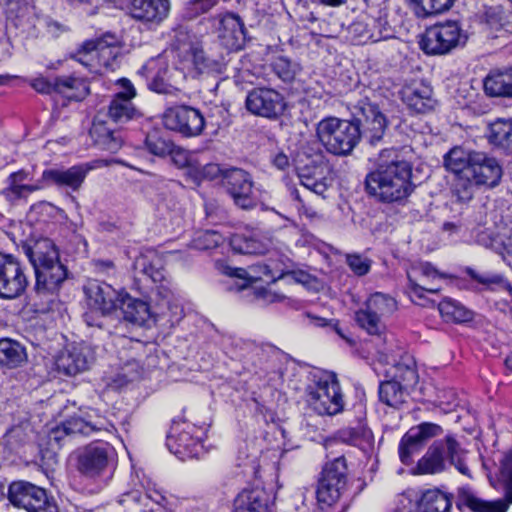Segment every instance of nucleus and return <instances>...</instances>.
Listing matches in <instances>:
<instances>
[{
  "mask_svg": "<svg viewBox=\"0 0 512 512\" xmlns=\"http://www.w3.org/2000/svg\"><path fill=\"white\" fill-rule=\"evenodd\" d=\"M213 21L218 41L222 47L229 52H238L245 47L247 30L239 15L226 12L215 16Z\"/></svg>",
  "mask_w": 512,
  "mask_h": 512,
  "instance_id": "14",
  "label": "nucleus"
},
{
  "mask_svg": "<svg viewBox=\"0 0 512 512\" xmlns=\"http://www.w3.org/2000/svg\"><path fill=\"white\" fill-rule=\"evenodd\" d=\"M394 160H403L395 148H385L379 152L378 165L394 163Z\"/></svg>",
  "mask_w": 512,
  "mask_h": 512,
  "instance_id": "62",
  "label": "nucleus"
},
{
  "mask_svg": "<svg viewBox=\"0 0 512 512\" xmlns=\"http://www.w3.org/2000/svg\"><path fill=\"white\" fill-rule=\"evenodd\" d=\"M192 67L198 75H219L226 69L223 56H213L199 44L191 45L187 50Z\"/></svg>",
  "mask_w": 512,
  "mask_h": 512,
  "instance_id": "27",
  "label": "nucleus"
},
{
  "mask_svg": "<svg viewBox=\"0 0 512 512\" xmlns=\"http://www.w3.org/2000/svg\"><path fill=\"white\" fill-rule=\"evenodd\" d=\"M119 308L123 315V320L136 326H143L151 318L149 304L141 299H137L124 291L120 298Z\"/></svg>",
  "mask_w": 512,
  "mask_h": 512,
  "instance_id": "31",
  "label": "nucleus"
},
{
  "mask_svg": "<svg viewBox=\"0 0 512 512\" xmlns=\"http://www.w3.org/2000/svg\"><path fill=\"white\" fill-rule=\"evenodd\" d=\"M215 267L221 274L241 280L242 283L238 286V290L245 289L252 282V279L247 276V271L243 268L231 267L224 261H216Z\"/></svg>",
  "mask_w": 512,
  "mask_h": 512,
  "instance_id": "50",
  "label": "nucleus"
},
{
  "mask_svg": "<svg viewBox=\"0 0 512 512\" xmlns=\"http://www.w3.org/2000/svg\"><path fill=\"white\" fill-rule=\"evenodd\" d=\"M119 84L123 91L114 94L106 107L105 116L113 123L122 126L130 121L140 119L143 114L133 104L132 99L136 96V90L131 81L122 78Z\"/></svg>",
  "mask_w": 512,
  "mask_h": 512,
  "instance_id": "16",
  "label": "nucleus"
},
{
  "mask_svg": "<svg viewBox=\"0 0 512 512\" xmlns=\"http://www.w3.org/2000/svg\"><path fill=\"white\" fill-rule=\"evenodd\" d=\"M167 447L178 458H199L203 454V445L198 438H194L189 431L183 430L178 434L167 437Z\"/></svg>",
  "mask_w": 512,
  "mask_h": 512,
  "instance_id": "30",
  "label": "nucleus"
},
{
  "mask_svg": "<svg viewBox=\"0 0 512 512\" xmlns=\"http://www.w3.org/2000/svg\"><path fill=\"white\" fill-rule=\"evenodd\" d=\"M410 273L412 276L415 273H420L424 278L432 280L442 276L430 263L421 264L419 268H414Z\"/></svg>",
  "mask_w": 512,
  "mask_h": 512,
  "instance_id": "63",
  "label": "nucleus"
},
{
  "mask_svg": "<svg viewBox=\"0 0 512 512\" xmlns=\"http://www.w3.org/2000/svg\"><path fill=\"white\" fill-rule=\"evenodd\" d=\"M489 141L508 153H512V123L505 120H497L492 123Z\"/></svg>",
  "mask_w": 512,
  "mask_h": 512,
  "instance_id": "39",
  "label": "nucleus"
},
{
  "mask_svg": "<svg viewBox=\"0 0 512 512\" xmlns=\"http://www.w3.org/2000/svg\"><path fill=\"white\" fill-rule=\"evenodd\" d=\"M442 433L443 429L440 425L431 422H423L408 430V439H417L424 445L429 439L437 437Z\"/></svg>",
  "mask_w": 512,
  "mask_h": 512,
  "instance_id": "43",
  "label": "nucleus"
},
{
  "mask_svg": "<svg viewBox=\"0 0 512 512\" xmlns=\"http://www.w3.org/2000/svg\"><path fill=\"white\" fill-rule=\"evenodd\" d=\"M123 293V290L118 291L112 285L97 280L89 281L84 286L87 305L102 315H109L119 307Z\"/></svg>",
  "mask_w": 512,
  "mask_h": 512,
  "instance_id": "20",
  "label": "nucleus"
},
{
  "mask_svg": "<svg viewBox=\"0 0 512 512\" xmlns=\"http://www.w3.org/2000/svg\"><path fill=\"white\" fill-rule=\"evenodd\" d=\"M172 150L173 151H171L169 155L171 156L172 162L178 168H185L190 166V153L187 150L178 147L175 144L173 145Z\"/></svg>",
  "mask_w": 512,
  "mask_h": 512,
  "instance_id": "54",
  "label": "nucleus"
},
{
  "mask_svg": "<svg viewBox=\"0 0 512 512\" xmlns=\"http://www.w3.org/2000/svg\"><path fill=\"white\" fill-rule=\"evenodd\" d=\"M407 277L409 289L418 298H424V292L438 293L441 289L440 287H435V285H432L431 287H426L418 284L416 280L412 277L411 273H408Z\"/></svg>",
  "mask_w": 512,
  "mask_h": 512,
  "instance_id": "56",
  "label": "nucleus"
},
{
  "mask_svg": "<svg viewBox=\"0 0 512 512\" xmlns=\"http://www.w3.org/2000/svg\"><path fill=\"white\" fill-rule=\"evenodd\" d=\"M28 360L26 348L11 338L0 339V369H16Z\"/></svg>",
  "mask_w": 512,
  "mask_h": 512,
  "instance_id": "33",
  "label": "nucleus"
},
{
  "mask_svg": "<svg viewBox=\"0 0 512 512\" xmlns=\"http://www.w3.org/2000/svg\"><path fill=\"white\" fill-rule=\"evenodd\" d=\"M307 401L320 415L340 413L343 410L344 401L335 375H325L314 386H309Z\"/></svg>",
  "mask_w": 512,
  "mask_h": 512,
  "instance_id": "10",
  "label": "nucleus"
},
{
  "mask_svg": "<svg viewBox=\"0 0 512 512\" xmlns=\"http://www.w3.org/2000/svg\"><path fill=\"white\" fill-rule=\"evenodd\" d=\"M408 395L409 392L393 379L382 382L379 386L380 401L393 408H399L405 403Z\"/></svg>",
  "mask_w": 512,
  "mask_h": 512,
  "instance_id": "38",
  "label": "nucleus"
},
{
  "mask_svg": "<svg viewBox=\"0 0 512 512\" xmlns=\"http://www.w3.org/2000/svg\"><path fill=\"white\" fill-rule=\"evenodd\" d=\"M350 33L358 44L376 43L392 38V31L385 19L367 17L351 24Z\"/></svg>",
  "mask_w": 512,
  "mask_h": 512,
  "instance_id": "24",
  "label": "nucleus"
},
{
  "mask_svg": "<svg viewBox=\"0 0 512 512\" xmlns=\"http://www.w3.org/2000/svg\"><path fill=\"white\" fill-rule=\"evenodd\" d=\"M149 88L157 93L170 94L173 91V87L166 83L159 75L155 76L149 83Z\"/></svg>",
  "mask_w": 512,
  "mask_h": 512,
  "instance_id": "61",
  "label": "nucleus"
},
{
  "mask_svg": "<svg viewBox=\"0 0 512 512\" xmlns=\"http://www.w3.org/2000/svg\"><path fill=\"white\" fill-rule=\"evenodd\" d=\"M438 310L446 322L466 323L473 320L474 314L460 302L446 298L438 304Z\"/></svg>",
  "mask_w": 512,
  "mask_h": 512,
  "instance_id": "37",
  "label": "nucleus"
},
{
  "mask_svg": "<svg viewBox=\"0 0 512 512\" xmlns=\"http://www.w3.org/2000/svg\"><path fill=\"white\" fill-rule=\"evenodd\" d=\"M274 497L265 489L243 490L236 499L235 512H270Z\"/></svg>",
  "mask_w": 512,
  "mask_h": 512,
  "instance_id": "29",
  "label": "nucleus"
},
{
  "mask_svg": "<svg viewBox=\"0 0 512 512\" xmlns=\"http://www.w3.org/2000/svg\"><path fill=\"white\" fill-rule=\"evenodd\" d=\"M501 473L504 498L487 501L477 497L470 488L462 487L458 490L459 501L472 512H507L512 504V450L501 461Z\"/></svg>",
  "mask_w": 512,
  "mask_h": 512,
  "instance_id": "8",
  "label": "nucleus"
},
{
  "mask_svg": "<svg viewBox=\"0 0 512 512\" xmlns=\"http://www.w3.org/2000/svg\"><path fill=\"white\" fill-rule=\"evenodd\" d=\"M82 86H84L83 81L72 76L57 77L54 81L55 91L62 94H66L71 90H77Z\"/></svg>",
  "mask_w": 512,
  "mask_h": 512,
  "instance_id": "53",
  "label": "nucleus"
},
{
  "mask_svg": "<svg viewBox=\"0 0 512 512\" xmlns=\"http://www.w3.org/2000/svg\"><path fill=\"white\" fill-rule=\"evenodd\" d=\"M93 352L88 345H73L56 359V366L59 372L67 376H75L86 371L93 362Z\"/></svg>",
  "mask_w": 512,
  "mask_h": 512,
  "instance_id": "22",
  "label": "nucleus"
},
{
  "mask_svg": "<svg viewBox=\"0 0 512 512\" xmlns=\"http://www.w3.org/2000/svg\"><path fill=\"white\" fill-rule=\"evenodd\" d=\"M164 126L186 137L200 135L205 127L202 113L191 106L180 105L170 107L163 114Z\"/></svg>",
  "mask_w": 512,
  "mask_h": 512,
  "instance_id": "15",
  "label": "nucleus"
},
{
  "mask_svg": "<svg viewBox=\"0 0 512 512\" xmlns=\"http://www.w3.org/2000/svg\"><path fill=\"white\" fill-rule=\"evenodd\" d=\"M316 134L327 152L337 156L350 155L361 140L360 123L337 117L322 119Z\"/></svg>",
  "mask_w": 512,
  "mask_h": 512,
  "instance_id": "5",
  "label": "nucleus"
},
{
  "mask_svg": "<svg viewBox=\"0 0 512 512\" xmlns=\"http://www.w3.org/2000/svg\"><path fill=\"white\" fill-rule=\"evenodd\" d=\"M467 273L473 280L487 286L493 284H500L503 281V278L500 275L479 274L470 268L467 270Z\"/></svg>",
  "mask_w": 512,
  "mask_h": 512,
  "instance_id": "58",
  "label": "nucleus"
},
{
  "mask_svg": "<svg viewBox=\"0 0 512 512\" xmlns=\"http://www.w3.org/2000/svg\"><path fill=\"white\" fill-rule=\"evenodd\" d=\"M347 483V464L343 456L328 462L321 473L317 487L319 502L332 505L341 496Z\"/></svg>",
  "mask_w": 512,
  "mask_h": 512,
  "instance_id": "12",
  "label": "nucleus"
},
{
  "mask_svg": "<svg viewBox=\"0 0 512 512\" xmlns=\"http://www.w3.org/2000/svg\"><path fill=\"white\" fill-rule=\"evenodd\" d=\"M217 4L218 0H189L186 3L184 15L187 19L192 20L209 12Z\"/></svg>",
  "mask_w": 512,
  "mask_h": 512,
  "instance_id": "48",
  "label": "nucleus"
},
{
  "mask_svg": "<svg viewBox=\"0 0 512 512\" xmlns=\"http://www.w3.org/2000/svg\"><path fill=\"white\" fill-rule=\"evenodd\" d=\"M115 430L114 425L102 417L92 420L90 417L86 419L80 416H71L57 428L58 433L63 432L65 435L86 437L103 431L112 434Z\"/></svg>",
  "mask_w": 512,
  "mask_h": 512,
  "instance_id": "25",
  "label": "nucleus"
},
{
  "mask_svg": "<svg viewBox=\"0 0 512 512\" xmlns=\"http://www.w3.org/2000/svg\"><path fill=\"white\" fill-rule=\"evenodd\" d=\"M401 99L409 110L425 114L435 109L437 100L433 97L432 87L425 82H412L401 90Z\"/></svg>",
  "mask_w": 512,
  "mask_h": 512,
  "instance_id": "23",
  "label": "nucleus"
},
{
  "mask_svg": "<svg viewBox=\"0 0 512 512\" xmlns=\"http://www.w3.org/2000/svg\"><path fill=\"white\" fill-rule=\"evenodd\" d=\"M484 90L489 96L512 99V67L490 71L484 79Z\"/></svg>",
  "mask_w": 512,
  "mask_h": 512,
  "instance_id": "32",
  "label": "nucleus"
},
{
  "mask_svg": "<svg viewBox=\"0 0 512 512\" xmlns=\"http://www.w3.org/2000/svg\"><path fill=\"white\" fill-rule=\"evenodd\" d=\"M467 451L453 435L434 441L425 454L418 460L414 474H438L446 470V462L454 466L462 475L472 478L471 470L466 462Z\"/></svg>",
  "mask_w": 512,
  "mask_h": 512,
  "instance_id": "4",
  "label": "nucleus"
},
{
  "mask_svg": "<svg viewBox=\"0 0 512 512\" xmlns=\"http://www.w3.org/2000/svg\"><path fill=\"white\" fill-rule=\"evenodd\" d=\"M133 268L136 275L146 276L153 283H162L165 280L161 260L153 253L141 254L136 257Z\"/></svg>",
  "mask_w": 512,
  "mask_h": 512,
  "instance_id": "35",
  "label": "nucleus"
},
{
  "mask_svg": "<svg viewBox=\"0 0 512 512\" xmlns=\"http://www.w3.org/2000/svg\"><path fill=\"white\" fill-rule=\"evenodd\" d=\"M412 165L406 160L379 164L365 179L367 192L383 202L400 201L408 197L414 185L411 182Z\"/></svg>",
  "mask_w": 512,
  "mask_h": 512,
  "instance_id": "2",
  "label": "nucleus"
},
{
  "mask_svg": "<svg viewBox=\"0 0 512 512\" xmlns=\"http://www.w3.org/2000/svg\"><path fill=\"white\" fill-rule=\"evenodd\" d=\"M346 263L354 274L364 276L370 271L372 261L360 254H348L346 256Z\"/></svg>",
  "mask_w": 512,
  "mask_h": 512,
  "instance_id": "52",
  "label": "nucleus"
},
{
  "mask_svg": "<svg viewBox=\"0 0 512 512\" xmlns=\"http://www.w3.org/2000/svg\"><path fill=\"white\" fill-rule=\"evenodd\" d=\"M92 169L88 164L72 166L68 169H47L42 173V179L59 187H68L73 191L79 190L87 173Z\"/></svg>",
  "mask_w": 512,
  "mask_h": 512,
  "instance_id": "26",
  "label": "nucleus"
},
{
  "mask_svg": "<svg viewBox=\"0 0 512 512\" xmlns=\"http://www.w3.org/2000/svg\"><path fill=\"white\" fill-rule=\"evenodd\" d=\"M452 497L439 489H429L422 493L412 512H450Z\"/></svg>",
  "mask_w": 512,
  "mask_h": 512,
  "instance_id": "34",
  "label": "nucleus"
},
{
  "mask_svg": "<svg viewBox=\"0 0 512 512\" xmlns=\"http://www.w3.org/2000/svg\"><path fill=\"white\" fill-rule=\"evenodd\" d=\"M226 170H223L219 164L209 163L202 167L200 173L202 178L207 180H214L219 176L223 177V174Z\"/></svg>",
  "mask_w": 512,
  "mask_h": 512,
  "instance_id": "60",
  "label": "nucleus"
},
{
  "mask_svg": "<svg viewBox=\"0 0 512 512\" xmlns=\"http://www.w3.org/2000/svg\"><path fill=\"white\" fill-rule=\"evenodd\" d=\"M332 177L330 176V171L319 173L317 172L314 177L305 176L301 185L310 191L314 192L317 195L324 196L325 192L332 185Z\"/></svg>",
  "mask_w": 512,
  "mask_h": 512,
  "instance_id": "44",
  "label": "nucleus"
},
{
  "mask_svg": "<svg viewBox=\"0 0 512 512\" xmlns=\"http://www.w3.org/2000/svg\"><path fill=\"white\" fill-rule=\"evenodd\" d=\"M38 189H40V186L38 185H25L14 182H8V186L2 191V194L8 201L14 202Z\"/></svg>",
  "mask_w": 512,
  "mask_h": 512,
  "instance_id": "51",
  "label": "nucleus"
},
{
  "mask_svg": "<svg viewBox=\"0 0 512 512\" xmlns=\"http://www.w3.org/2000/svg\"><path fill=\"white\" fill-rule=\"evenodd\" d=\"M245 106L253 115L276 120L284 114L287 103L285 97L277 90L256 87L248 92Z\"/></svg>",
  "mask_w": 512,
  "mask_h": 512,
  "instance_id": "13",
  "label": "nucleus"
},
{
  "mask_svg": "<svg viewBox=\"0 0 512 512\" xmlns=\"http://www.w3.org/2000/svg\"><path fill=\"white\" fill-rule=\"evenodd\" d=\"M393 380L397 381L400 386L408 392L409 389L413 388L417 384L418 373L416 369L412 367L398 365L396 367V374Z\"/></svg>",
  "mask_w": 512,
  "mask_h": 512,
  "instance_id": "49",
  "label": "nucleus"
},
{
  "mask_svg": "<svg viewBox=\"0 0 512 512\" xmlns=\"http://www.w3.org/2000/svg\"><path fill=\"white\" fill-rule=\"evenodd\" d=\"M272 68L275 74L285 82L292 81L298 71V65L284 56L277 57L272 63Z\"/></svg>",
  "mask_w": 512,
  "mask_h": 512,
  "instance_id": "46",
  "label": "nucleus"
},
{
  "mask_svg": "<svg viewBox=\"0 0 512 512\" xmlns=\"http://www.w3.org/2000/svg\"><path fill=\"white\" fill-rule=\"evenodd\" d=\"M190 39L191 35L186 27L178 26L174 29V44L177 49H184L186 45L190 47Z\"/></svg>",
  "mask_w": 512,
  "mask_h": 512,
  "instance_id": "59",
  "label": "nucleus"
},
{
  "mask_svg": "<svg viewBox=\"0 0 512 512\" xmlns=\"http://www.w3.org/2000/svg\"><path fill=\"white\" fill-rule=\"evenodd\" d=\"M468 36L457 21L439 22L427 28L419 42L428 55H445L466 44Z\"/></svg>",
  "mask_w": 512,
  "mask_h": 512,
  "instance_id": "6",
  "label": "nucleus"
},
{
  "mask_svg": "<svg viewBox=\"0 0 512 512\" xmlns=\"http://www.w3.org/2000/svg\"><path fill=\"white\" fill-rule=\"evenodd\" d=\"M423 447V444L417 439H408V431L402 437L399 444V457L403 464H410L412 456L418 453Z\"/></svg>",
  "mask_w": 512,
  "mask_h": 512,
  "instance_id": "47",
  "label": "nucleus"
},
{
  "mask_svg": "<svg viewBox=\"0 0 512 512\" xmlns=\"http://www.w3.org/2000/svg\"><path fill=\"white\" fill-rule=\"evenodd\" d=\"M223 186L236 206L244 210L256 207L251 175L240 168L227 169L223 174Z\"/></svg>",
  "mask_w": 512,
  "mask_h": 512,
  "instance_id": "18",
  "label": "nucleus"
},
{
  "mask_svg": "<svg viewBox=\"0 0 512 512\" xmlns=\"http://www.w3.org/2000/svg\"><path fill=\"white\" fill-rule=\"evenodd\" d=\"M36 276L38 293H54L67 278V269L59 260L54 243L47 238L36 241L33 246L23 247Z\"/></svg>",
  "mask_w": 512,
  "mask_h": 512,
  "instance_id": "3",
  "label": "nucleus"
},
{
  "mask_svg": "<svg viewBox=\"0 0 512 512\" xmlns=\"http://www.w3.org/2000/svg\"><path fill=\"white\" fill-rule=\"evenodd\" d=\"M31 86L39 93L49 94L55 91L54 83H50L47 79L40 77L31 82Z\"/></svg>",
  "mask_w": 512,
  "mask_h": 512,
  "instance_id": "64",
  "label": "nucleus"
},
{
  "mask_svg": "<svg viewBox=\"0 0 512 512\" xmlns=\"http://www.w3.org/2000/svg\"><path fill=\"white\" fill-rule=\"evenodd\" d=\"M89 134L96 146L110 153H116L123 145L121 132L109 127L99 115L94 118Z\"/></svg>",
  "mask_w": 512,
  "mask_h": 512,
  "instance_id": "28",
  "label": "nucleus"
},
{
  "mask_svg": "<svg viewBox=\"0 0 512 512\" xmlns=\"http://www.w3.org/2000/svg\"><path fill=\"white\" fill-rule=\"evenodd\" d=\"M128 15L135 21L158 26L169 16V0H127Z\"/></svg>",
  "mask_w": 512,
  "mask_h": 512,
  "instance_id": "21",
  "label": "nucleus"
},
{
  "mask_svg": "<svg viewBox=\"0 0 512 512\" xmlns=\"http://www.w3.org/2000/svg\"><path fill=\"white\" fill-rule=\"evenodd\" d=\"M396 309L394 298L376 292L366 300L365 307L355 313V320L369 334L379 335L383 329L382 318L391 315Z\"/></svg>",
  "mask_w": 512,
  "mask_h": 512,
  "instance_id": "11",
  "label": "nucleus"
},
{
  "mask_svg": "<svg viewBox=\"0 0 512 512\" xmlns=\"http://www.w3.org/2000/svg\"><path fill=\"white\" fill-rule=\"evenodd\" d=\"M111 446L107 442L95 441L80 448L76 455L78 472L86 478L101 476L109 464Z\"/></svg>",
  "mask_w": 512,
  "mask_h": 512,
  "instance_id": "17",
  "label": "nucleus"
},
{
  "mask_svg": "<svg viewBox=\"0 0 512 512\" xmlns=\"http://www.w3.org/2000/svg\"><path fill=\"white\" fill-rule=\"evenodd\" d=\"M27 285V277L18 259L12 255H0V298H17Z\"/></svg>",
  "mask_w": 512,
  "mask_h": 512,
  "instance_id": "19",
  "label": "nucleus"
},
{
  "mask_svg": "<svg viewBox=\"0 0 512 512\" xmlns=\"http://www.w3.org/2000/svg\"><path fill=\"white\" fill-rule=\"evenodd\" d=\"M415 14L420 18H426L448 10L453 0H406Z\"/></svg>",
  "mask_w": 512,
  "mask_h": 512,
  "instance_id": "40",
  "label": "nucleus"
},
{
  "mask_svg": "<svg viewBox=\"0 0 512 512\" xmlns=\"http://www.w3.org/2000/svg\"><path fill=\"white\" fill-rule=\"evenodd\" d=\"M353 116V120L360 123L361 139L371 146H376L383 140L388 120L377 104L368 98H362L354 105Z\"/></svg>",
  "mask_w": 512,
  "mask_h": 512,
  "instance_id": "9",
  "label": "nucleus"
},
{
  "mask_svg": "<svg viewBox=\"0 0 512 512\" xmlns=\"http://www.w3.org/2000/svg\"><path fill=\"white\" fill-rule=\"evenodd\" d=\"M415 14L420 18H426L448 10L453 0H406Z\"/></svg>",
  "mask_w": 512,
  "mask_h": 512,
  "instance_id": "41",
  "label": "nucleus"
},
{
  "mask_svg": "<svg viewBox=\"0 0 512 512\" xmlns=\"http://www.w3.org/2000/svg\"><path fill=\"white\" fill-rule=\"evenodd\" d=\"M298 170V177L300 179V183L303 182L304 180V177L305 176H309V178L311 177H314V175L317 174V172L319 173H323V172H328L329 168L326 164L324 163H316V162H312V165H305L303 167H298L297 168Z\"/></svg>",
  "mask_w": 512,
  "mask_h": 512,
  "instance_id": "55",
  "label": "nucleus"
},
{
  "mask_svg": "<svg viewBox=\"0 0 512 512\" xmlns=\"http://www.w3.org/2000/svg\"><path fill=\"white\" fill-rule=\"evenodd\" d=\"M9 502L27 512H59L55 498L44 488L27 481L12 482L8 487Z\"/></svg>",
  "mask_w": 512,
  "mask_h": 512,
  "instance_id": "7",
  "label": "nucleus"
},
{
  "mask_svg": "<svg viewBox=\"0 0 512 512\" xmlns=\"http://www.w3.org/2000/svg\"><path fill=\"white\" fill-rule=\"evenodd\" d=\"M124 383L133 382L141 377V370L137 362H128L119 374Z\"/></svg>",
  "mask_w": 512,
  "mask_h": 512,
  "instance_id": "57",
  "label": "nucleus"
},
{
  "mask_svg": "<svg viewBox=\"0 0 512 512\" xmlns=\"http://www.w3.org/2000/svg\"><path fill=\"white\" fill-rule=\"evenodd\" d=\"M444 166L455 175L453 196L463 203L473 198L475 187H494L502 177V168L495 158L483 152H466L459 147L445 154Z\"/></svg>",
  "mask_w": 512,
  "mask_h": 512,
  "instance_id": "1",
  "label": "nucleus"
},
{
  "mask_svg": "<svg viewBox=\"0 0 512 512\" xmlns=\"http://www.w3.org/2000/svg\"><path fill=\"white\" fill-rule=\"evenodd\" d=\"M223 242L220 233L214 230H206L199 233L191 242V246L197 250H210L218 247Z\"/></svg>",
  "mask_w": 512,
  "mask_h": 512,
  "instance_id": "45",
  "label": "nucleus"
},
{
  "mask_svg": "<svg viewBox=\"0 0 512 512\" xmlns=\"http://www.w3.org/2000/svg\"><path fill=\"white\" fill-rule=\"evenodd\" d=\"M173 145L174 143L170 139L160 135L157 131L148 133L145 138L147 150L155 156L165 157L169 155L173 151Z\"/></svg>",
  "mask_w": 512,
  "mask_h": 512,
  "instance_id": "42",
  "label": "nucleus"
},
{
  "mask_svg": "<svg viewBox=\"0 0 512 512\" xmlns=\"http://www.w3.org/2000/svg\"><path fill=\"white\" fill-rule=\"evenodd\" d=\"M133 268L136 275L146 276L153 283H162L165 280L161 260L153 253L141 254L136 257Z\"/></svg>",
  "mask_w": 512,
  "mask_h": 512,
  "instance_id": "36",
  "label": "nucleus"
}]
</instances>
